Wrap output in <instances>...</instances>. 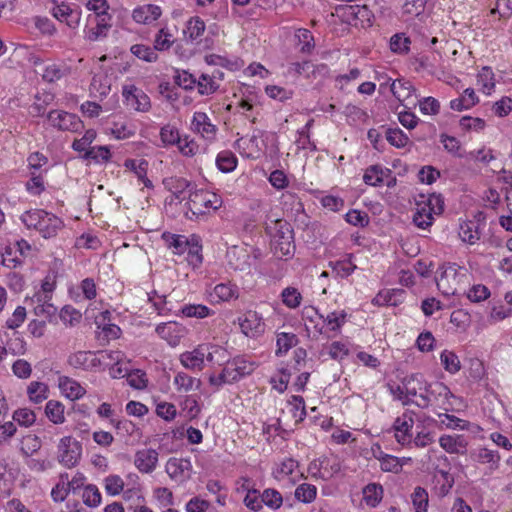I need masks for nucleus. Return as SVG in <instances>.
I'll return each mask as SVG.
<instances>
[{
    "instance_id": "obj_1",
    "label": "nucleus",
    "mask_w": 512,
    "mask_h": 512,
    "mask_svg": "<svg viewBox=\"0 0 512 512\" xmlns=\"http://www.w3.org/2000/svg\"><path fill=\"white\" fill-rule=\"evenodd\" d=\"M413 402L419 408H441L449 410V399H456L450 389L441 382L428 383L421 374L410 376V381L404 387Z\"/></svg>"
},
{
    "instance_id": "obj_2",
    "label": "nucleus",
    "mask_w": 512,
    "mask_h": 512,
    "mask_svg": "<svg viewBox=\"0 0 512 512\" xmlns=\"http://www.w3.org/2000/svg\"><path fill=\"white\" fill-rule=\"evenodd\" d=\"M266 231L272 238V248L276 256L282 258L293 255L295 249L293 229L287 221H272L266 225Z\"/></svg>"
},
{
    "instance_id": "obj_3",
    "label": "nucleus",
    "mask_w": 512,
    "mask_h": 512,
    "mask_svg": "<svg viewBox=\"0 0 512 512\" xmlns=\"http://www.w3.org/2000/svg\"><path fill=\"white\" fill-rule=\"evenodd\" d=\"M222 198L213 192L195 190L188 196L186 217L190 220L204 216L210 210L216 211L222 206Z\"/></svg>"
},
{
    "instance_id": "obj_4",
    "label": "nucleus",
    "mask_w": 512,
    "mask_h": 512,
    "mask_svg": "<svg viewBox=\"0 0 512 512\" xmlns=\"http://www.w3.org/2000/svg\"><path fill=\"white\" fill-rule=\"evenodd\" d=\"M50 124L62 131L79 132L83 128L80 118L72 113L62 110H52L48 113Z\"/></svg>"
},
{
    "instance_id": "obj_5",
    "label": "nucleus",
    "mask_w": 512,
    "mask_h": 512,
    "mask_svg": "<svg viewBox=\"0 0 512 512\" xmlns=\"http://www.w3.org/2000/svg\"><path fill=\"white\" fill-rule=\"evenodd\" d=\"M122 96L127 107L138 112H147L151 108L149 96L135 85L123 86Z\"/></svg>"
},
{
    "instance_id": "obj_6",
    "label": "nucleus",
    "mask_w": 512,
    "mask_h": 512,
    "mask_svg": "<svg viewBox=\"0 0 512 512\" xmlns=\"http://www.w3.org/2000/svg\"><path fill=\"white\" fill-rule=\"evenodd\" d=\"M52 15L60 22L75 29L80 23L81 9L76 4L61 2L52 8Z\"/></svg>"
},
{
    "instance_id": "obj_7",
    "label": "nucleus",
    "mask_w": 512,
    "mask_h": 512,
    "mask_svg": "<svg viewBox=\"0 0 512 512\" xmlns=\"http://www.w3.org/2000/svg\"><path fill=\"white\" fill-rule=\"evenodd\" d=\"M233 383L238 382L243 377H246L254 372L258 367L257 362L250 360L246 356H236L228 360L225 365Z\"/></svg>"
},
{
    "instance_id": "obj_8",
    "label": "nucleus",
    "mask_w": 512,
    "mask_h": 512,
    "mask_svg": "<svg viewBox=\"0 0 512 512\" xmlns=\"http://www.w3.org/2000/svg\"><path fill=\"white\" fill-rule=\"evenodd\" d=\"M191 130L203 139L212 142L216 139L218 128L206 113L196 111L191 120Z\"/></svg>"
},
{
    "instance_id": "obj_9",
    "label": "nucleus",
    "mask_w": 512,
    "mask_h": 512,
    "mask_svg": "<svg viewBox=\"0 0 512 512\" xmlns=\"http://www.w3.org/2000/svg\"><path fill=\"white\" fill-rule=\"evenodd\" d=\"M229 266L236 271H247L254 264L256 257L247 248L233 246L227 251Z\"/></svg>"
},
{
    "instance_id": "obj_10",
    "label": "nucleus",
    "mask_w": 512,
    "mask_h": 512,
    "mask_svg": "<svg viewBox=\"0 0 512 512\" xmlns=\"http://www.w3.org/2000/svg\"><path fill=\"white\" fill-rule=\"evenodd\" d=\"M67 363L74 369L93 371L101 366V360L92 351H77L69 355Z\"/></svg>"
},
{
    "instance_id": "obj_11",
    "label": "nucleus",
    "mask_w": 512,
    "mask_h": 512,
    "mask_svg": "<svg viewBox=\"0 0 512 512\" xmlns=\"http://www.w3.org/2000/svg\"><path fill=\"white\" fill-rule=\"evenodd\" d=\"M241 331L248 337H257L265 331V323L262 316L256 311H247L243 318L239 319Z\"/></svg>"
},
{
    "instance_id": "obj_12",
    "label": "nucleus",
    "mask_w": 512,
    "mask_h": 512,
    "mask_svg": "<svg viewBox=\"0 0 512 512\" xmlns=\"http://www.w3.org/2000/svg\"><path fill=\"white\" fill-rule=\"evenodd\" d=\"M155 331L171 346L178 345L180 340L186 335V328L175 321L159 324L156 326Z\"/></svg>"
},
{
    "instance_id": "obj_13",
    "label": "nucleus",
    "mask_w": 512,
    "mask_h": 512,
    "mask_svg": "<svg viewBox=\"0 0 512 512\" xmlns=\"http://www.w3.org/2000/svg\"><path fill=\"white\" fill-rule=\"evenodd\" d=\"M404 289H383L373 298L372 303L376 306H398L405 300Z\"/></svg>"
},
{
    "instance_id": "obj_14",
    "label": "nucleus",
    "mask_w": 512,
    "mask_h": 512,
    "mask_svg": "<svg viewBox=\"0 0 512 512\" xmlns=\"http://www.w3.org/2000/svg\"><path fill=\"white\" fill-rule=\"evenodd\" d=\"M374 456L379 460L381 469L387 472L398 473L402 467L411 462L410 457H397L377 450Z\"/></svg>"
},
{
    "instance_id": "obj_15",
    "label": "nucleus",
    "mask_w": 512,
    "mask_h": 512,
    "mask_svg": "<svg viewBox=\"0 0 512 512\" xmlns=\"http://www.w3.org/2000/svg\"><path fill=\"white\" fill-rule=\"evenodd\" d=\"M312 311L318 319L322 320L329 331L340 333L342 326L346 323L347 313L345 310H335L329 312L326 316L319 313L315 308H312Z\"/></svg>"
},
{
    "instance_id": "obj_16",
    "label": "nucleus",
    "mask_w": 512,
    "mask_h": 512,
    "mask_svg": "<svg viewBox=\"0 0 512 512\" xmlns=\"http://www.w3.org/2000/svg\"><path fill=\"white\" fill-rule=\"evenodd\" d=\"M235 146L239 150L240 154L246 158L257 159L260 157L262 152L258 136L255 134L237 139Z\"/></svg>"
},
{
    "instance_id": "obj_17",
    "label": "nucleus",
    "mask_w": 512,
    "mask_h": 512,
    "mask_svg": "<svg viewBox=\"0 0 512 512\" xmlns=\"http://www.w3.org/2000/svg\"><path fill=\"white\" fill-rule=\"evenodd\" d=\"M58 387L61 393L72 401L82 398L86 393L85 388L78 381L68 376L58 378Z\"/></svg>"
},
{
    "instance_id": "obj_18",
    "label": "nucleus",
    "mask_w": 512,
    "mask_h": 512,
    "mask_svg": "<svg viewBox=\"0 0 512 512\" xmlns=\"http://www.w3.org/2000/svg\"><path fill=\"white\" fill-rule=\"evenodd\" d=\"M161 8L153 4H144L133 10L132 17L139 24L149 25L161 16Z\"/></svg>"
},
{
    "instance_id": "obj_19",
    "label": "nucleus",
    "mask_w": 512,
    "mask_h": 512,
    "mask_svg": "<svg viewBox=\"0 0 512 512\" xmlns=\"http://www.w3.org/2000/svg\"><path fill=\"white\" fill-rule=\"evenodd\" d=\"M63 226V221L59 217L46 211V216H43L42 220H40L36 230L43 238L48 239L55 237Z\"/></svg>"
},
{
    "instance_id": "obj_20",
    "label": "nucleus",
    "mask_w": 512,
    "mask_h": 512,
    "mask_svg": "<svg viewBox=\"0 0 512 512\" xmlns=\"http://www.w3.org/2000/svg\"><path fill=\"white\" fill-rule=\"evenodd\" d=\"M206 345H199L192 351H186L180 355L181 364L190 370H202L204 367V352Z\"/></svg>"
},
{
    "instance_id": "obj_21",
    "label": "nucleus",
    "mask_w": 512,
    "mask_h": 512,
    "mask_svg": "<svg viewBox=\"0 0 512 512\" xmlns=\"http://www.w3.org/2000/svg\"><path fill=\"white\" fill-rule=\"evenodd\" d=\"M239 295L240 290L238 286L230 281L217 284L211 293V296L215 298L217 302L237 300Z\"/></svg>"
},
{
    "instance_id": "obj_22",
    "label": "nucleus",
    "mask_w": 512,
    "mask_h": 512,
    "mask_svg": "<svg viewBox=\"0 0 512 512\" xmlns=\"http://www.w3.org/2000/svg\"><path fill=\"white\" fill-rule=\"evenodd\" d=\"M395 438L401 445L411 442L412 435L410 433L413 427V419L407 415L396 418L394 421Z\"/></svg>"
},
{
    "instance_id": "obj_23",
    "label": "nucleus",
    "mask_w": 512,
    "mask_h": 512,
    "mask_svg": "<svg viewBox=\"0 0 512 512\" xmlns=\"http://www.w3.org/2000/svg\"><path fill=\"white\" fill-rule=\"evenodd\" d=\"M460 239L469 245H474L480 240V224L475 220L463 221L459 226Z\"/></svg>"
},
{
    "instance_id": "obj_24",
    "label": "nucleus",
    "mask_w": 512,
    "mask_h": 512,
    "mask_svg": "<svg viewBox=\"0 0 512 512\" xmlns=\"http://www.w3.org/2000/svg\"><path fill=\"white\" fill-rule=\"evenodd\" d=\"M158 455L156 450H138L135 456V466L143 473H149L156 468Z\"/></svg>"
},
{
    "instance_id": "obj_25",
    "label": "nucleus",
    "mask_w": 512,
    "mask_h": 512,
    "mask_svg": "<svg viewBox=\"0 0 512 512\" xmlns=\"http://www.w3.org/2000/svg\"><path fill=\"white\" fill-rule=\"evenodd\" d=\"M273 474L279 481L291 478L294 482L299 475L298 462L292 458L284 459L276 466Z\"/></svg>"
},
{
    "instance_id": "obj_26",
    "label": "nucleus",
    "mask_w": 512,
    "mask_h": 512,
    "mask_svg": "<svg viewBox=\"0 0 512 512\" xmlns=\"http://www.w3.org/2000/svg\"><path fill=\"white\" fill-rule=\"evenodd\" d=\"M31 301L35 304L33 310L38 317L50 319L57 312V307L50 302L51 299L47 298L45 294H35Z\"/></svg>"
},
{
    "instance_id": "obj_27",
    "label": "nucleus",
    "mask_w": 512,
    "mask_h": 512,
    "mask_svg": "<svg viewBox=\"0 0 512 512\" xmlns=\"http://www.w3.org/2000/svg\"><path fill=\"white\" fill-rule=\"evenodd\" d=\"M391 171L388 168L376 164L369 166L363 175V181L370 186H380L384 183L386 177L390 175Z\"/></svg>"
},
{
    "instance_id": "obj_28",
    "label": "nucleus",
    "mask_w": 512,
    "mask_h": 512,
    "mask_svg": "<svg viewBox=\"0 0 512 512\" xmlns=\"http://www.w3.org/2000/svg\"><path fill=\"white\" fill-rule=\"evenodd\" d=\"M205 23L198 17H192L186 22L185 29L183 31L185 39L190 42H199L205 32Z\"/></svg>"
},
{
    "instance_id": "obj_29",
    "label": "nucleus",
    "mask_w": 512,
    "mask_h": 512,
    "mask_svg": "<svg viewBox=\"0 0 512 512\" xmlns=\"http://www.w3.org/2000/svg\"><path fill=\"white\" fill-rule=\"evenodd\" d=\"M110 89V80L106 74L98 73L92 77L89 88L91 96L102 99L109 94Z\"/></svg>"
},
{
    "instance_id": "obj_30",
    "label": "nucleus",
    "mask_w": 512,
    "mask_h": 512,
    "mask_svg": "<svg viewBox=\"0 0 512 512\" xmlns=\"http://www.w3.org/2000/svg\"><path fill=\"white\" fill-rule=\"evenodd\" d=\"M352 258V255H348L344 259L330 261L328 265L336 277L344 279L349 277L357 269V266L353 263Z\"/></svg>"
},
{
    "instance_id": "obj_31",
    "label": "nucleus",
    "mask_w": 512,
    "mask_h": 512,
    "mask_svg": "<svg viewBox=\"0 0 512 512\" xmlns=\"http://www.w3.org/2000/svg\"><path fill=\"white\" fill-rule=\"evenodd\" d=\"M191 468V462L187 459L171 458L166 464L167 473L174 479L187 476Z\"/></svg>"
},
{
    "instance_id": "obj_32",
    "label": "nucleus",
    "mask_w": 512,
    "mask_h": 512,
    "mask_svg": "<svg viewBox=\"0 0 512 512\" xmlns=\"http://www.w3.org/2000/svg\"><path fill=\"white\" fill-rule=\"evenodd\" d=\"M166 186L172 192L175 199L179 201H182L186 198V193L189 195L193 192V185L191 182L184 178H171L166 182Z\"/></svg>"
},
{
    "instance_id": "obj_33",
    "label": "nucleus",
    "mask_w": 512,
    "mask_h": 512,
    "mask_svg": "<svg viewBox=\"0 0 512 512\" xmlns=\"http://www.w3.org/2000/svg\"><path fill=\"white\" fill-rule=\"evenodd\" d=\"M187 252V261L194 268L199 267L202 264L203 256H202V245L201 238L198 235L190 236V243L186 249Z\"/></svg>"
},
{
    "instance_id": "obj_34",
    "label": "nucleus",
    "mask_w": 512,
    "mask_h": 512,
    "mask_svg": "<svg viewBox=\"0 0 512 512\" xmlns=\"http://www.w3.org/2000/svg\"><path fill=\"white\" fill-rule=\"evenodd\" d=\"M124 166L135 173L139 180H141L145 187H153L152 182L147 178L148 162L144 159H127Z\"/></svg>"
},
{
    "instance_id": "obj_35",
    "label": "nucleus",
    "mask_w": 512,
    "mask_h": 512,
    "mask_svg": "<svg viewBox=\"0 0 512 512\" xmlns=\"http://www.w3.org/2000/svg\"><path fill=\"white\" fill-rule=\"evenodd\" d=\"M176 389L180 392H190L201 387V380L188 375L185 372H178L173 381Z\"/></svg>"
},
{
    "instance_id": "obj_36",
    "label": "nucleus",
    "mask_w": 512,
    "mask_h": 512,
    "mask_svg": "<svg viewBox=\"0 0 512 512\" xmlns=\"http://www.w3.org/2000/svg\"><path fill=\"white\" fill-rule=\"evenodd\" d=\"M478 101L475 91L472 88L464 90L461 97L450 101V108L455 111H462L471 108Z\"/></svg>"
},
{
    "instance_id": "obj_37",
    "label": "nucleus",
    "mask_w": 512,
    "mask_h": 512,
    "mask_svg": "<svg viewBox=\"0 0 512 512\" xmlns=\"http://www.w3.org/2000/svg\"><path fill=\"white\" fill-rule=\"evenodd\" d=\"M298 343V337L294 333L280 332L276 336V351L277 356H283Z\"/></svg>"
},
{
    "instance_id": "obj_38",
    "label": "nucleus",
    "mask_w": 512,
    "mask_h": 512,
    "mask_svg": "<svg viewBox=\"0 0 512 512\" xmlns=\"http://www.w3.org/2000/svg\"><path fill=\"white\" fill-rule=\"evenodd\" d=\"M238 159L230 150H223L217 154L216 166L223 173H230L237 167Z\"/></svg>"
},
{
    "instance_id": "obj_39",
    "label": "nucleus",
    "mask_w": 512,
    "mask_h": 512,
    "mask_svg": "<svg viewBox=\"0 0 512 512\" xmlns=\"http://www.w3.org/2000/svg\"><path fill=\"white\" fill-rule=\"evenodd\" d=\"M48 393V385L43 382L32 381L27 387L29 400L35 404H39L46 400L48 398Z\"/></svg>"
},
{
    "instance_id": "obj_40",
    "label": "nucleus",
    "mask_w": 512,
    "mask_h": 512,
    "mask_svg": "<svg viewBox=\"0 0 512 512\" xmlns=\"http://www.w3.org/2000/svg\"><path fill=\"white\" fill-rule=\"evenodd\" d=\"M64 405L57 400H49L45 406V414L47 418L54 424H62L65 421Z\"/></svg>"
},
{
    "instance_id": "obj_41",
    "label": "nucleus",
    "mask_w": 512,
    "mask_h": 512,
    "mask_svg": "<svg viewBox=\"0 0 512 512\" xmlns=\"http://www.w3.org/2000/svg\"><path fill=\"white\" fill-rule=\"evenodd\" d=\"M295 39L297 40V45L300 46V52L303 54H310L314 47V37L310 30L305 28H299L295 32Z\"/></svg>"
},
{
    "instance_id": "obj_42",
    "label": "nucleus",
    "mask_w": 512,
    "mask_h": 512,
    "mask_svg": "<svg viewBox=\"0 0 512 512\" xmlns=\"http://www.w3.org/2000/svg\"><path fill=\"white\" fill-rule=\"evenodd\" d=\"M383 497L381 485L371 483L363 488V500L370 507H376Z\"/></svg>"
},
{
    "instance_id": "obj_43",
    "label": "nucleus",
    "mask_w": 512,
    "mask_h": 512,
    "mask_svg": "<svg viewBox=\"0 0 512 512\" xmlns=\"http://www.w3.org/2000/svg\"><path fill=\"white\" fill-rule=\"evenodd\" d=\"M434 222V214L425 206L417 204L416 211L413 214V223L420 229H428Z\"/></svg>"
},
{
    "instance_id": "obj_44",
    "label": "nucleus",
    "mask_w": 512,
    "mask_h": 512,
    "mask_svg": "<svg viewBox=\"0 0 512 512\" xmlns=\"http://www.w3.org/2000/svg\"><path fill=\"white\" fill-rule=\"evenodd\" d=\"M180 312L188 318L203 319L213 314V311L203 304H186L181 307Z\"/></svg>"
},
{
    "instance_id": "obj_45",
    "label": "nucleus",
    "mask_w": 512,
    "mask_h": 512,
    "mask_svg": "<svg viewBox=\"0 0 512 512\" xmlns=\"http://www.w3.org/2000/svg\"><path fill=\"white\" fill-rule=\"evenodd\" d=\"M390 90L400 101L409 98L416 91L411 82L404 80L393 81L391 83Z\"/></svg>"
},
{
    "instance_id": "obj_46",
    "label": "nucleus",
    "mask_w": 512,
    "mask_h": 512,
    "mask_svg": "<svg viewBox=\"0 0 512 512\" xmlns=\"http://www.w3.org/2000/svg\"><path fill=\"white\" fill-rule=\"evenodd\" d=\"M456 270L450 269L444 271L440 278L437 280L438 290L445 296H451L457 294V288L450 286L449 280L452 278L456 280Z\"/></svg>"
},
{
    "instance_id": "obj_47",
    "label": "nucleus",
    "mask_w": 512,
    "mask_h": 512,
    "mask_svg": "<svg viewBox=\"0 0 512 512\" xmlns=\"http://www.w3.org/2000/svg\"><path fill=\"white\" fill-rule=\"evenodd\" d=\"M111 158V152L108 146H94L86 151L83 159L92 160L95 163H105Z\"/></svg>"
},
{
    "instance_id": "obj_48",
    "label": "nucleus",
    "mask_w": 512,
    "mask_h": 512,
    "mask_svg": "<svg viewBox=\"0 0 512 512\" xmlns=\"http://www.w3.org/2000/svg\"><path fill=\"white\" fill-rule=\"evenodd\" d=\"M410 381V376L403 379L401 384H389V391L393 397L402 402L403 405H410L413 402L412 396L405 390V386Z\"/></svg>"
},
{
    "instance_id": "obj_49",
    "label": "nucleus",
    "mask_w": 512,
    "mask_h": 512,
    "mask_svg": "<svg viewBox=\"0 0 512 512\" xmlns=\"http://www.w3.org/2000/svg\"><path fill=\"white\" fill-rule=\"evenodd\" d=\"M168 246L174 249L175 254H183L186 252L187 246L190 243V237L177 234H163Z\"/></svg>"
},
{
    "instance_id": "obj_50",
    "label": "nucleus",
    "mask_w": 512,
    "mask_h": 512,
    "mask_svg": "<svg viewBox=\"0 0 512 512\" xmlns=\"http://www.w3.org/2000/svg\"><path fill=\"white\" fill-rule=\"evenodd\" d=\"M281 300L286 307L296 309L301 305L302 295L297 288L286 287L281 292Z\"/></svg>"
},
{
    "instance_id": "obj_51",
    "label": "nucleus",
    "mask_w": 512,
    "mask_h": 512,
    "mask_svg": "<svg viewBox=\"0 0 512 512\" xmlns=\"http://www.w3.org/2000/svg\"><path fill=\"white\" fill-rule=\"evenodd\" d=\"M411 502L415 512H427L429 505L427 491L421 487H416L411 494Z\"/></svg>"
},
{
    "instance_id": "obj_52",
    "label": "nucleus",
    "mask_w": 512,
    "mask_h": 512,
    "mask_svg": "<svg viewBox=\"0 0 512 512\" xmlns=\"http://www.w3.org/2000/svg\"><path fill=\"white\" fill-rule=\"evenodd\" d=\"M294 495L302 503H312L316 499L317 488L312 484L302 483L295 489Z\"/></svg>"
},
{
    "instance_id": "obj_53",
    "label": "nucleus",
    "mask_w": 512,
    "mask_h": 512,
    "mask_svg": "<svg viewBox=\"0 0 512 512\" xmlns=\"http://www.w3.org/2000/svg\"><path fill=\"white\" fill-rule=\"evenodd\" d=\"M130 51L135 57L149 63L156 62L158 59V55L155 52L156 50L154 47L151 48L144 44H134L131 46Z\"/></svg>"
},
{
    "instance_id": "obj_54",
    "label": "nucleus",
    "mask_w": 512,
    "mask_h": 512,
    "mask_svg": "<svg viewBox=\"0 0 512 512\" xmlns=\"http://www.w3.org/2000/svg\"><path fill=\"white\" fill-rule=\"evenodd\" d=\"M174 36L168 28H161L155 36L154 49L156 51H166L174 43Z\"/></svg>"
},
{
    "instance_id": "obj_55",
    "label": "nucleus",
    "mask_w": 512,
    "mask_h": 512,
    "mask_svg": "<svg viewBox=\"0 0 512 512\" xmlns=\"http://www.w3.org/2000/svg\"><path fill=\"white\" fill-rule=\"evenodd\" d=\"M309 470L314 474H319L321 477H328L330 476L333 472H336L339 470V465L338 464H333L331 465V469H329V461L324 458V459H318V460H314L310 466H309Z\"/></svg>"
},
{
    "instance_id": "obj_56",
    "label": "nucleus",
    "mask_w": 512,
    "mask_h": 512,
    "mask_svg": "<svg viewBox=\"0 0 512 512\" xmlns=\"http://www.w3.org/2000/svg\"><path fill=\"white\" fill-rule=\"evenodd\" d=\"M198 92L201 95L213 94L218 88L219 84L214 80V76L208 74H201L199 78H196V85Z\"/></svg>"
},
{
    "instance_id": "obj_57",
    "label": "nucleus",
    "mask_w": 512,
    "mask_h": 512,
    "mask_svg": "<svg viewBox=\"0 0 512 512\" xmlns=\"http://www.w3.org/2000/svg\"><path fill=\"white\" fill-rule=\"evenodd\" d=\"M43 216H46V211L43 209H32L25 211L21 216V222L26 226L27 229H35L40 224Z\"/></svg>"
},
{
    "instance_id": "obj_58",
    "label": "nucleus",
    "mask_w": 512,
    "mask_h": 512,
    "mask_svg": "<svg viewBox=\"0 0 512 512\" xmlns=\"http://www.w3.org/2000/svg\"><path fill=\"white\" fill-rule=\"evenodd\" d=\"M82 499L88 507L96 508L101 504L102 496L97 486L90 484L85 486Z\"/></svg>"
},
{
    "instance_id": "obj_59",
    "label": "nucleus",
    "mask_w": 512,
    "mask_h": 512,
    "mask_svg": "<svg viewBox=\"0 0 512 512\" xmlns=\"http://www.w3.org/2000/svg\"><path fill=\"white\" fill-rule=\"evenodd\" d=\"M410 44V39L404 33L394 34L389 42L391 51L397 54L407 53L410 49Z\"/></svg>"
},
{
    "instance_id": "obj_60",
    "label": "nucleus",
    "mask_w": 512,
    "mask_h": 512,
    "mask_svg": "<svg viewBox=\"0 0 512 512\" xmlns=\"http://www.w3.org/2000/svg\"><path fill=\"white\" fill-rule=\"evenodd\" d=\"M96 131L93 129H88L85 131L84 135L81 138L75 139L72 143V149L76 152H84L86 153L91 147L90 145L96 139Z\"/></svg>"
},
{
    "instance_id": "obj_61",
    "label": "nucleus",
    "mask_w": 512,
    "mask_h": 512,
    "mask_svg": "<svg viewBox=\"0 0 512 512\" xmlns=\"http://www.w3.org/2000/svg\"><path fill=\"white\" fill-rule=\"evenodd\" d=\"M153 497L161 508H171L174 505V496L170 489L157 487L153 490Z\"/></svg>"
},
{
    "instance_id": "obj_62",
    "label": "nucleus",
    "mask_w": 512,
    "mask_h": 512,
    "mask_svg": "<svg viewBox=\"0 0 512 512\" xmlns=\"http://www.w3.org/2000/svg\"><path fill=\"white\" fill-rule=\"evenodd\" d=\"M124 481L118 475H109L104 479V488L108 495L117 496L124 491Z\"/></svg>"
},
{
    "instance_id": "obj_63",
    "label": "nucleus",
    "mask_w": 512,
    "mask_h": 512,
    "mask_svg": "<svg viewBox=\"0 0 512 512\" xmlns=\"http://www.w3.org/2000/svg\"><path fill=\"white\" fill-rule=\"evenodd\" d=\"M428 208L434 215H439L444 210V199L440 194H430L425 200L418 203Z\"/></svg>"
},
{
    "instance_id": "obj_64",
    "label": "nucleus",
    "mask_w": 512,
    "mask_h": 512,
    "mask_svg": "<svg viewBox=\"0 0 512 512\" xmlns=\"http://www.w3.org/2000/svg\"><path fill=\"white\" fill-rule=\"evenodd\" d=\"M441 363L446 371L454 374L460 370V360L458 356L448 350H444L440 355Z\"/></svg>"
}]
</instances>
